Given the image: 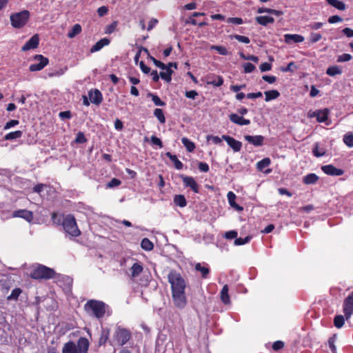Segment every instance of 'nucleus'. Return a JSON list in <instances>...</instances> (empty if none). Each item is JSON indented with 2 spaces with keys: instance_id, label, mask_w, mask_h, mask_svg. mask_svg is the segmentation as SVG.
Returning <instances> with one entry per match:
<instances>
[{
  "instance_id": "f257e3e1",
  "label": "nucleus",
  "mask_w": 353,
  "mask_h": 353,
  "mask_svg": "<svg viewBox=\"0 0 353 353\" xmlns=\"http://www.w3.org/2000/svg\"><path fill=\"white\" fill-rule=\"evenodd\" d=\"M89 345L85 337H80L77 343L71 341L65 343L62 348V353H87Z\"/></svg>"
},
{
  "instance_id": "f03ea898",
  "label": "nucleus",
  "mask_w": 353,
  "mask_h": 353,
  "mask_svg": "<svg viewBox=\"0 0 353 353\" xmlns=\"http://www.w3.org/2000/svg\"><path fill=\"white\" fill-rule=\"evenodd\" d=\"M106 305L100 301L90 300L84 305L86 312L97 319L102 318L105 313Z\"/></svg>"
},
{
  "instance_id": "7ed1b4c3",
  "label": "nucleus",
  "mask_w": 353,
  "mask_h": 353,
  "mask_svg": "<svg viewBox=\"0 0 353 353\" xmlns=\"http://www.w3.org/2000/svg\"><path fill=\"white\" fill-rule=\"evenodd\" d=\"M168 282L171 285L172 292H185L186 283L181 275L174 270H172L168 275Z\"/></svg>"
},
{
  "instance_id": "20e7f679",
  "label": "nucleus",
  "mask_w": 353,
  "mask_h": 353,
  "mask_svg": "<svg viewBox=\"0 0 353 353\" xmlns=\"http://www.w3.org/2000/svg\"><path fill=\"white\" fill-rule=\"evenodd\" d=\"M62 226L65 232L71 236H78L81 232L79 230L74 216L68 214L64 217Z\"/></svg>"
},
{
  "instance_id": "39448f33",
  "label": "nucleus",
  "mask_w": 353,
  "mask_h": 353,
  "mask_svg": "<svg viewBox=\"0 0 353 353\" xmlns=\"http://www.w3.org/2000/svg\"><path fill=\"white\" fill-rule=\"evenodd\" d=\"M54 271L43 265H39L34 268L30 272V277L34 279H49L53 278Z\"/></svg>"
},
{
  "instance_id": "423d86ee",
  "label": "nucleus",
  "mask_w": 353,
  "mask_h": 353,
  "mask_svg": "<svg viewBox=\"0 0 353 353\" xmlns=\"http://www.w3.org/2000/svg\"><path fill=\"white\" fill-rule=\"evenodd\" d=\"M30 18V12L24 10L19 12L13 13L10 15L11 25L15 28L23 27Z\"/></svg>"
},
{
  "instance_id": "0eeeda50",
  "label": "nucleus",
  "mask_w": 353,
  "mask_h": 353,
  "mask_svg": "<svg viewBox=\"0 0 353 353\" xmlns=\"http://www.w3.org/2000/svg\"><path fill=\"white\" fill-rule=\"evenodd\" d=\"M130 332L128 330L120 327H117L114 334V340L117 345L123 346L130 340Z\"/></svg>"
},
{
  "instance_id": "6e6552de",
  "label": "nucleus",
  "mask_w": 353,
  "mask_h": 353,
  "mask_svg": "<svg viewBox=\"0 0 353 353\" xmlns=\"http://www.w3.org/2000/svg\"><path fill=\"white\" fill-rule=\"evenodd\" d=\"M172 298L175 307L179 309L184 308L187 304V298L185 292H172Z\"/></svg>"
},
{
  "instance_id": "1a4fd4ad",
  "label": "nucleus",
  "mask_w": 353,
  "mask_h": 353,
  "mask_svg": "<svg viewBox=\"0 0 353 353\" xmlns=\"http://www.w3.org/2000/svg\"><path fill=\"white\" fill-rule=\"evenodd\" d=\"M34 60L39 61V63L31 64L30 65L29 70L31 72L40 71L49 63L48 59L47 57H43L41 54L35 55L34 57Z\"/></svg>"
},
{
  "instance_id": "9d476101",
  "label": "nucleus",
  "mask_w": 353,
  "mask_h": 353,
  "mask_svg": "<svg viewBox=\"0 0 353 353\" xmlns=\"http://www.w3.org/2000/svg\"><path fill=\"white\" fill-rule=\"evenodd\" d=\"M343 312L347 320L353 314V291L344 300Z\"/></svg>"
},
{
  "instance_id": "9b49d317",
  "label": "nucleus",
  "mask_w": 353,
  "mask_h": 353,
  "mask_svg": "<svg viewBox=\"0 0 353 353\" xmlns=\"http://www.w3.org/2000/svg\"><path fill=\"white\" fill-rule=\"evenodd\" d=\"M181 178L182 179L183 183L185 187H190L195 193H198L199 192V186L193 177L181 175Z\"/></svg>"
},
{
  "instance_id": "f8f14e48",
  "label": "nucleus",
  "mask_w": 353,
  "mask_h": 353,
  "mask_svg": "<svg viewBox=\"0 0 353 353\" xmlns=\"http://www.w3.org/2000/svg\"><path fill=\"white\" fill-rule=\"evenodd\" d=\"M321 170L325 174L331 176H341L344 173L343 170L336 168L332 165H323Z\"/></svg>"
},
{
  "instance_id": "ddd939ff",
  "label": "nucleus",
  "mask_w": 353,
  "mask_h": 353,
  "mask_svg": "<svg viewBox=\"0 0 353 353\" xmlns=\"http://www.w3.org/2000/svg\"><path fill=\"white\" fill-rule=\"evenodd\" d=\"M222 139L227 142L228 145L232 148L234 152L241 150L242 144L240 141L228 135H223Z\"/></svg>"
},
{
  "instance_id": "4468645a",
  "label": "nucleus",
  "mask_w": 353,
  "mask_h": 353,
  "mask_svg": "<svg viewBox=\"0 0 353 353\" xmlns=\"http://www.w3.org/2000/svg\"><path fill=\"white\" fill-rule=\"evenodd\" d=\"M39 43V38L37 34L33 35L22 47V51H27L37 48Z\"/></svg>"
},
{
  "instance_id": "2eb2a0df",
  "label": "nucleus",
  "mask_w": 353,
  "mask_h": 353,
  "mask_svg": "<svg viewBox=\"0 0 353 353\" xmlns=\"http://www.w3.org/2000/svg\"><path fill=\"white\" fill-rule=\"evenodd\" d=\"M14 217L23 218L28 222H31L33 219V214L31 211L27 210H19L14 211L12 214Z\"/></svg>"
},
{
  "instance_id": "dca6fc26",
  "label": "nucleus",
  "mask_w": 353,
  "mask_h": 353,
  "mask_svg": "<svg viewBox=\"0 0 353 353\" xmlns=\"http://www.w3.org/2000/svg\"><path fill=\"white\" fill-rule=\"evenodd\" d=\"M244 139L254 146H261L263 144L264 137L261 135H245Z\"/></svg>"
},
{
  "instance_id": "f3484780",
  "label": "nucleus",
  "mask_w": 353,
  "mask_h": 353,
  "mask_svg": "<svg viewBox=\"0 0 353 353\" xmlns=\"http://www.w3.org/2000/svg\"><path fill=\"white\" fill-rule=\"evenodd\" d=\"M229 119L232 123L239 125H248L250 123V121L249 119H244L243 117L235 113L231 114L229 116Z\"/></svg>"
},
{
  "instance_id": "a211bd4d",
  "label": "nucleus",
  "mask_w": 353,
  "mask_h": 353,
  "mask_svg": "<svg viewBox=\"0 0 353 353\" xmlns=\"http://www.w3.org/2000/svg\"><path fill=\"white\" fill-rule=\"evenodd\" d=\"M284 41L288 44L292 43H301L304 41V37L300 34H286L284 35Z\"/></svg>"
},
{
  "instance_id": "6ab92c4d",
  "label": "nucleus",
  "mask_w": 353,
  "mask_h": 353,
  "mask_svg": "<svg viewBox=\"0 0 353 353\" xmlns=\"http://www.w3.org/2000/svg\"><path fill=\"white\" fill-rule=\"evenodd\" d=\"M89 98L90 101L95 105H99L103 100L101 92L97 89L89 92Z\"/></svg>"
},
{
  "instance_id": "aec40b11",
  "label": "nucleus",
  "mask_w": 353,
  "mask_h": 353,
  "mask_svg": "<svg viewBox=\"0 0 353 353\" xmlns=\"http://www.w3.org/2000/svg\"><path fill=\"white\" fill-rule=\"evenodd\" d=\"M271 161L269 158H264L256 163V168L261 172H263L265 174H269L272 172V170L270 169H264L268 167Z\"/></svg>"
},
{
  "instance_id": "412c9836",
  "label": "nucleus",
  "mask_w": 353,
  "mask_h": 353,
  "mask_svg": "<svg viewBox=\"0 0 353 353\" xmlns=\"http://www.w3.org/2000/svg\"><path fill=\"white\" fill-rule=\"evenodd\" d=\"M110 43V40L107 38H103L97 41L90 49V52L93 53L99 51L104 46Z\"/></svg>"
},
{
  "instance_id": "4be33fe9",
  "label": "nucleus",
  "mask_w": 353,
  "mask_h": 353,
  "mask_svg": "<svg viewBox=\"0 0 353 353\" xmlns=\"http://www.w3.org/2000/svg\"><path fill=\"white\" fill-rule=\"evenodd\" d=\"M227 196H228V202L232 208H235L238 211L243 210V207H241L235 202L236 195L234 193H233L232 192H229L227 194Z\"/></svg>"
},
{
  "instance_id": "5701e85b",
  "label": "nucleus",
  "mask_w": 353,
  "mask_h": 353,
  "mask_svg": "<svg viewBox=\"0 0 353 353\" xmlns=\"http://www.w3.org/2000/svg\"><path fill=\"white\" fill-rule=\"evenodd\" d=\"M256 21L262 26H267L268 23H273L274 19L268 16H259L256 17Z\"/></svg>"
},
{
  "instance_id": "b1692460",
  "label": "nucleus",
  "mask_w": 353,
  "mask_h": 353,
  "mask_svg": "<svg viewBox=\"0 0 353 353\" xmlns=\"http://www.w3.org/2000/svg\"><path fill=\"white\" fill-rule=\"evenodd\" d=\"M228 290H229V289H228V285H225L221 291V299L222 302L226 305L230 303V296L228 294Z\"/></svg>"
},
{
  "instance_id": "393cba45",
  "label": "nucleus",
  "mask_w": 353,
  "mask_h": 353,
  "mask_svg": "<svg viewBox=\"0 0 353 353\" xmlns=\"http://www.w3.org/2000/svg\"><path fill=\"white\" fill-rule=\"evenodd\" d=\"M173 201L174 204L180 208H184L187 205V201L183 194H176L174 196Z\"/></svg>"
},
{
  "instance_id": "a878e982",
  "label": "nucleus",
  "mask_w": 353,
  "mask_h": 353,
  "mask_svg": "<svg viewBox=\"0 0 353 353\" xmlns=\"http://www.w3.org/2000/svg\"><path fill=\"white\" fill-rule=\"evenodd\" d=\"M264 94L265 96V101H270L271 100L276 99L280 96V93L276 90L265 91Z\"/></svg>"
},
{
  "instance_id": "bb28decb",
  "label": "nucleus",
  "mask_w": 353,
  "mask_h": 353,
  "mask_svg": "<svg viewBox=\"0 0 353 353\" xmlns=\"http://www.w3.org/2000/svg\"><path fill=\"white\" fill-rule=\"evenodd\" d=\"M329 110L324 108L323 110H319V113L316 117V120L319 123H323L327 121L329 114Z\"/></svg>"
},
{
  "instance_id": "cd10ccee",
  "label": "nucleus",
  "mask_w": 353,
  "mask_h": 353,
  "mask_svg": "<svg viewBox=\"0 0 353 353\" xmlns=\"http://www.w3.org/2000/svg\"><path fill=\"white\" fill-rule=\"evenodd\" d=\"M165 155L174 163L176 169L181 170L183 168V163L177 159L176 155L171 154L170 152H166Z\"/></svg>"
},
{
  "instance_id": "c85d7f7f",
  "label": "nucleus",
  "mask_w": 353,
  "mask_h": 353,
  "mask_svg": "<svg viewBox=\"0 0 353 353\" xmlns=\"http://www.w3.org/2000/svg\"><path fill=\"white\" fill-rule=\"evenodd\" d=\"M318 179L319 177L316 174L311 173L304 176L303 181L305 184L310 185L315 183L318 181Z\"/></svg>"
},
{
  "instance_id": "c756f323",
  "label": "nucleus",
  "mask_w": 353,
  "mask_h": 353,
  "mask_svg": "<svg viewBox=\"0 0 353 353\" xmlns=\"http://www.w3.org/2000/svg\"><path fill=\"white\" fill-rule=\"evenodd\" d=\"M326 1L332 6L339 10H344L346 8L345 4L339 0H326Z\"/></svg>"
},
{
  "instance_id": "7c9ffc66",
  "label": "nucleus",
  "mask_w": 353,
  "mask_h": 353,
  "mask_svg": "<svg viewBox=\"0 0 353 353\" xmlns=\"http://www.w3.org/2000/svg\"><path fill=\"white\" fill-rule=\"evenodd\" d=\"M81 32V26L79 24L76 23L72 26L71 30L68 32L67 35L68 38L72 39L79 34Z\"/></svg>"
},
{
  "instance_id": "2f4dec72",
  "label": "nucleus",
  "mask_w": 353,
  "mask_h": 353,
  "mask_svg": "<svg viewBox=\"0 0 353 353\" xmlns=\"http://www.w3.org/2000/svg\"><path fill=\"white\" fill-rule=\"evenodd\" d=\"M326 73L327 75L330 77H334L336 74H340L342 73L341 68L338 65L330 66L327 69Z\"/></svg>"
},
{
  "instance_id": "473e14b6",
  "label": "nucleus",
  "mask_w": 353,
  "mask_h": 353,
  "mask_svg": "<svg viewBox=\"0 0 353 353\" xmlns=\"http://www.w3.org/2000/svg\"><path fill=\"white\" fill-rule=\"evenodd\" d=\"M143 271V267L141 264L135 263L131 268V274L132 277L139 276Z\"/></svg>"
},
{
  "instance_id": "72a5a7b5",
  "label": "nucleus",
  "mask_w": 353,
  "mask_h": 353,
  "mask_svg": "<svg viewBox=\"0 0 353 353\" xmlns=\"http://www.w3.org/2000/svg\"><path fill=\"white\" fill-rule=\"evenodd\" d=\"M165 72H161L159 74V76L163 80H165L167 82H170L171 81V76L173 73V71L171 70V68H169V67L167 66V68L165 69Z\"/></svg>"
},
{
  "instance_id": "f704fd0d",
  "label": "nucleus",
  "mask_w": 353,
  "mask_h": 353,
  "mask_svg": "<svg viewBox=\"0 0 353 353\" xmlns=\"http://www.w3.org/2000/svg\"><path fill=\"white\" fill-rule=\"evenodd\" d=\"M23 132L21 130H17L14 132H10L4 137L5 140H13L21 137Z\"/></svg>"
},
{
  "instance_id": "c9c22d12",
  "label": "nucleus",
  "mask_w": 353,
  "mask_h": 353,
  "mask_svg": "<svg viewBox=\"0 0 353 353\" xmlns=\"http://www.w3.org/2000/svg\"><path fill=\"white\" fill-rule=\"evenodd\" d=\"M141 247L146 251H150L153 249L154 245L148 238H144L141 241Z\"/></svg>"
},
{
  "instance_id": "e433bc0d",
  "label": "nucleus",
  "mask_w": 353,
  "mask_h": 353,
  "mask_svg": "<svg viewBox=\"0 0 353 353\" xmlns=\"http://www.w3.org/2000/svg\"><path fill=\"white\" fill-rule=\"evenodd\" d=\"M181 141L188 152H192L194 150V143L192 141H190L188 138L183 137Z\"/></svg>"
},
{
  "instance_id": "4c0bfd02",
  "label": "nucleus",
  "mask_w": 353,
  "mask_h": 353,
  "mask_svg": "<svg viewBox=\"0 0 353 353\" xmlns=\"http://www.w3.org/2000/svg\"><path fill=\"white\" fill-rule=\"evenodd\" d=\"M22 290L19 288H14L11 294L7 297L8 301H16L18 299V297L21 294Z\"/></svg>"
},
{
  "instance_id": "58836bf2",
  "label": "nucleus",
  "mask_w": 353,
  "mask_h": 353,
  "mask_svg": "<svg viewBox=\"0 0 353 353\" xmlns=\"http://www.w3.org/2000/svg\"><path fill=\"white\" fill-rule=\"evenodd\" d=\"M195 270L201 272L203 278H206L210 272L209 268L202 266L199 263L196 264Z\"/></svg>"
},
{
  "instance_id": "ea45409f",
  "label": "nucleus",
  "mask_w": 353,
  "mask_h": 353,
  "mask_svg": "<svg viewBox=\"0 0 353 353\" xmlns=\"http://www.w3.org/2000/svg\"><path fill=\"white\" fill-rule=\"evenodd\" d=\"M343 142L348 147H353V134L352 132L345 134L343 137Z\"/></svg>"
},
{
  "instance_id": "a19ab883",
  "label": "nucleus",
  "mask_w": 353,
  "mask_h": 353,
  "mask_svg": "<svg viewBox=\"0 0 353 353\" xmlns=\"http://www.w3.org/2000/svg\"><path fill=\"white\" fill-rule=\"evenodd\" d=\"M154 115L157 118L161 123L165 122V118L161 109L156 108L154 111Z\"/></svg>"
},
{
  "instance_id": "79ce46f5",
  "label": "nucleus",
  "mask_w": 353,
  "mask_h": 353,
  "mask_svg": "<svg viewBox=\"0 0 353 353\" xmlns=\"http://www.w3.org/2000/svg\"><path fill=\"white\" fill-rule=\"evenodd\" d=\"M345 323L344 316L343 315H337L335 316L334 319V326L337 328H341L343 327Z\"/></svg>"
},
{
  "instance_id": "37998d69",
  "label": "nucleus",
  "mask_w": 353,
  "mask_h": 353,
  "mask_svg": "<svg viewBox=\"0 0 353 353\" xmlns=\"http://www.w3.org/2000/svg\"><path fill=\"white\" fill-rule=\"evenodd\" d=\"M110 330H103L101 336L99 339V343L100 345H103L106 343L109 338Z\"/></svg>"
},
{
  "instance_id": "c03bdc74",
  "label": "nucleus",
  "mask_w": 353,
  "mask_h": 353,
  "mask_svg": "<svg viewBox=\"0 0 353 353\" xmlns=\"http://www.w3.org/2000/svg\"><path fill=\"white\" fill-rule=\"evenodd\" d=\"M65 216L58 214L56 212L52 213V221L54 224L62 225L63 219Z\"/></svg>"
},
{
  "instance_id": "a18cd8bd",
  "label": "nucleus",
  "mask_w": 353,
  "mask_h": 353,
  "mask_svg": "<svg viewBox=\"0 0 353 353\" xmlns=\"http://www.w3.org/2000/svg\"><path fill=\"white\" fill-rule=\"evenodd\" d=\"M149 97L152 98V101L156 105L158 106H164L165 103L161 100V99L157 96L152 93H149L148 94Z\"/></svg>"
},
{
  "instance_id": "49530a36",
  "label": "nucleus",
  "mask_w": 353,
  "mask_h": 353,
  "mask_svg": "<svg viewBox=\"0 0 353 353\" xmlns=\"http://www.w3.org/2000/svg\"><path fill=\"white\" fill-rule=\"evenodd\" d=\"M211 49L216 50L219 52V54H220L221 55H227L228 54V51L227 48L224 46H212Z\"/></svg>"
},
{
  "instance_id": "de8ad7c7",
  "label": "nucleus",
  "mask_w": 353,
  "mask_h": 353,
  "mask_svg": "<svg viewBox=\"0 0 353 353\" xmlns=\"http://www.w3.org/2000/svg\"><path fill=\"white\" fill-rule=\"evenodd\" d=\"M251 239L252 237L250 236H247L245 238H236L234 241V244L236 245H242L248 243Z\"/></svg>"
},
{
  "instance_id": "09e8293b",
  "label": "nucleus",
  "mask_w": 353,
  "mask_h": 353,
  "mask_svg": "<svg viewBox=\"0 0 353 353\" xmlns=\"http://www.w3.org/2000/svg\"><path fill=\"white\" fill-rule=\"evenodd\" d=\"M231 38H234L236 40H238L239 42H242L244 43H249L250 42V39L248 37L239 35V34H234L230 36Z\"/></svg>"
},
{
  "instance_id": "8fccbe9b",
  "label": "nucleus",
  "mask_w": 353,
  "mask_h": 353,
  "mask_svg": "<svg viewBox=\"0 0 353 353\" xmlns=\"http://www.w3.org/2000/svg\"><path fill=\"white\" fill-rule=\"evenodd\" d=\"M336 338V336H333L328 340V345L332 353H336V348L335 346Z\"/></svg>"
},
{
  "instance_id": "3c124183",
  "label": "nucleus",
  "mask_w": 353,
  "mask_h": 353,
  "mask_svg": "<svg viewBox=\"0 0 353 353\" xmlns=\"http://www.w3.org/2000/svg\"><path fill=\"white\" fill-rule=\"evenodd\" d=\"M313 154L316 157H323L325 154V151L324 149L319 150L318 143H316L315 147L313 149Z\"/></svg>"
},
{
  "instance_id": "603ef678",
  "label": "nucleus",
  "mask_w": 353,
  "mask_h": 353,
  "mask_svg": "<svg viewBox=\"0 0 353 353\" xmlns=\"http://www.w3.org/2000/svg\"><path fill=\"white\" fill-rule=\"evenodd\" d=\"M86 141L87 139L85 137L84 134L81 132H78L75 139V142L78 143H84Z\"/></svg>"
},
{
  "instance_id": "864d4df0",
  "label": "nucleus",
  "mask_w": 353,
  "mask_h": 353,
  "mask_svg": "<svg viewBox=\"0 0 353 353\" xmlns=\"http://www.w3.org/2000/svg\"><path fill=\"white\" fill-rule=\"evenodd\" d=\"M352 56L350 54H343L338 57L337 62H345L349 61L352 59Z\"/></svg>"
},
{
  "instance_id": "5fc2aeb1",
  "label": "nucleus",
  "mask_w": 353,
  "mask_h": 353,
  "mask_svg": "<svg viewBox=\"0 0 353 353\" xmlns=\"http://www.w3.org/2000/svg\"><path fill=\"white\" fill-rule=\"evenodd\" d=\"M117 26V21L112 22L111 24H110L109 26H108L106 27L105 32L106 34L112 33L115 30Z\"/></svg>"
},
{
  "instance_id": "6e6d98bb",
  "label": "nucleus",
  "mask_w": 353,
  "mask_h": 353,
  "mask_svg": "<svg viewBox=\"0 0 353 353\" xmlns=\"http://www.w3.org/2000/svg\"><path fill=\"white\" fill-rule=\"evenodd\" d=\"M244 72L245 73H250L255 70V66L251 63H245L243 65Z\"/></svg>"
},
{
  "instance_id": "4d7b16f0",
  "label": "nucleus",
  "mask_w": 353,
  "mask_h": 353,
  "mask_svg": "<svg viewBox=\"0 0 353 353\" xmlns=\"http://www.w3.org/2000/svg\"><path fill=\"white\" fill-rule=\"evenodd\" d=\"M150 59L152 61V62L157 67H158L161 69H165L167 68V65L165 64H164L161 61L156 59L155 58L150 57Z\"/></svg>"
},
{
  "instance_id": "13d9d810",
  "label": "nucleus",
  "mask_w": 353,
  "mask_h": 353,
  "mask_svg": "<svg viewBox=\"0 0 353 353\" xmlns=\"http://www.w3.org/2000/svg\"><path fill=\"white\" fill-rule=\"evenodd\" d=\"M227 22L239 25L243 23V19L239 17H230L227 19Z\"/></svg>"
},
{
  "instance_id": "bf43d9fd",
  "label": "nucleus",
  "mask_w": 353,
  "mask_h": 353,
  "mask_svg": "<svg viewBox=\"0 0 353 353\" xmlns=\"http://www.w3.org/2000/svg\"><path fill=\"white\" fill-rule=\"evenodd\" d=\"M121 182L120 180L114 178L107 184V187L110 188L117 187L119 186L121 184Z\"/></svg>"
},
{
  "instance_id": "052dcab7",
  "label": "nucleus",
  "mask_w": 353,
  "mask_h": 353,
  "mask_svg": "<svg viewBox=\"0 0 353 353\" xmlns=\"http://www.w3.org/2000/svg\"><path fill=\"white\" fill-rule=\"evenodd\" d=\"M150 139L152 144L158 145L161 148H163V143L159 138L155 136H152Z\"/></svg>"
},
{
  "instance_id": "680f3d73",
  "label": "nucleus",
  "mask_w": 353,
  "mask_h": 353,
  "mask_svg": "<svg viewBox=\"0 0 353 353\" xmlns=\"http://www.w3.org/2000/svg\"><path fill=\"white\" fill-rule=\"evenodd\" d=\"M322 38L321 34L312 32L310 34V41L312 43H316Z\"/></svg>"
},
{
  "instance_id": "e2e57ef3",
  "label": "nucleus",
  "mask_w": 353,
  "mask_h": 353,
  "mask_svg": "<svg viewBox=\"0 0 353 353\" xmlns=\"http://www.w3.org/2000/svg\"><path fill=\"white\" fill-rule=\"evenodd\" d=\"M236 236H237V232H236L234 230L226 232L225 234V237L228 239H236Z\"/></svg>"
},
{
  "instance_id": "0e129e2a",
  "label": "nucleus",
  "mask_w": 353,
  "mask_h": 353,
  "mask_svg": "<svg viewBox=\"0 0 353 353\" xmlns=\"http://www.w3.org/2000/svg\"><path fill=\"white\" fill-rule=\"evenodd\" d=\"M19 124V121L18 120H10L8 122L6 123V124L4 126V130H8L10 129V128H12L17 125Z\"/></svg>"
},
{
  "instance_id": "69168bd1",
  "label": "nucleus",
  "mask_w": 353,
  "mask_h": 353,
  "mask_svg": "<svg viewBox=\"0 0 353 353\" xmlns=\"http://www.w3.org/2000/svg\"><path fill=\"white\" fill-rule=\"evenodd\" d=\"M59 116L62 119H68L71 118L72 114L70 111H63L59 112Z\"/></svg>"
},
{
  "instance_id": "338daca9",
  "label": "nucleus",
  "mask_w": 353,
  "mask_h": 353,
  "mask_svg": "<svg viewBox=\"0 0 353 353\" xmlns=\"http://www.w3.org/2000/svg\"><path fill=\"white\" fill-rule=\"evenodd\" d=\"M342 21H343V19L338 15H333L328 19V22L330 23H337V22H341Z\"/></svg>"
},
{
  "instance_id": "774afa93",
  "label": "nucleus",
  "mask_w": 353,
  "mask_h": 353,
  "mask_svg": "<svg viewBox=\"0 0 353 353\" xmlns=\"http://www.w3.org/2000/svg\"><path fill=\"white\" fill-rule=\"evenodd\" d=\"M272 68V65L270 63L268 62L263 63L260 65V70L261 72H266L270 70Z\"/></svg>"
}]
</instances>
